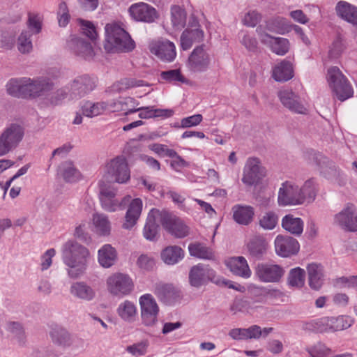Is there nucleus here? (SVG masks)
Instances as JSON below:
<instances>
[{"mask_svg": "<svg viewBox=\"0 0 357 357\" xmlns=\"http://www.w3.org/2000/svg\"><path fill=\"white\" fill-rule=\"evenodd\" d=\"M79 23L81 25L82 32L84 35H86L88 38H89L91 40H94L96 38L97 33L96 31V28L91 22L80 20Z\"/></svg>", "mask_w": 357, "mask_h": 357, "instance_id": "nucleus-61", "label": "nucleus"}, {"mask_svg": "<svg viewBox=\"0 0 357 357\" xmlns=\"http://www.w3.org/2000/svg\"><path fill=\"white\" fill-rule=\"evenodd\" d=\"M27 82H29L28 77L10 79L6 86L7 93L13 97L26 98Z\"/></svg>", "mask_w": 357, "mask_h": 357, "instance_id": "nucleus-29", "label": "nucleus"}, {"mask_svg": "<svg viewBox=\"0 0 357 357\" xmlns=\"http://www.w3.org/2000/svg\"><path fill=\"white\" fill-rule=\"evenodd\" d=\"M256 31L261 43L276 54L284 55L289 51V43L287 39L271 36L266 32L262 25L259 26Z\"/></svg>", "mask_w": 357, "mask_h": 357, "instance_id": "nucleus-15", "label": "nucleus"}, {"mask_svg": "<svg viewBox=\"0 0 357 357\" xmlns=\"http://www.w3.org/2000/svg\"><path fill=\"white\" fill-rule=\"evenodd\" d=\"M160 78L162 80L172 84L186 83L187 79L182 75L180 69H172L162 71L160 73Z\"/></svg>", "mask_w": 357, "mask_h": 357, "instance_id": "nucleus-48", "label": "nucleus"}, {"mask_svg": "<svg viewBox=\"0 0 357 357\" xmlns=\"http://www.w3.org/2000/svg\"><path fill=\"white\" fill-rule=\"evenodd\" d=\"M259 225L266 230L273 229L278 222V216L275 212L269 211L265 212L259 218Z\"/></svg>", "mask_w": 357, "mask_h": 357, "instance_id": "nucleus-52", "label": "nucleus"}, {"mask_svg": "<svg viewBox=\"0 0 357 357\" xmlns=\"http://www.w3.org/2000/svg\"><path fill=\"white\" fill-rule=\"evenodd\" d=\"M105 176L111 181L126 183L130 178L128 162L123 156L110 160L105 166Z\"/></svg>", "mask_w": 357, "mask_h": 357, "instance_id": "nucleus-8", "label": "nucleus"}, {"mask_svg": "<svg viewBox=\"0 0 357 357\" xmlns=\"http://www.w3.org/2000/svg\"><path fill=\"white\" fill-rule=\"evenodd\" d=\"M137 264L144 270L152 271L155 266V261L153 257L147 255H142L137 259Z\"/></svg>", "mask_w": 357, "mask_h": 357, "instance_id": "nucleus-58", "label": "nucleus"}, {"mask_svg": "<svg viewBox=\"0 0 357 357\" xmlns=\"http://www.w3.org/2000/svg\"><path fill=\"white\" fill-rule=\"evenodd\" d=\"M68 93H70V89L68 87L62 88L54 92H49L46 96L47 102L51 105H58L62 100L67 98Z\"/></svg>", "mask_w": 357, "mask_h": 357, "instance_id": "nucleus-54", "label": "nucleus"}, {"mask_svg": "<svg viewBox=\"0 0 357 357\" xmlns=\"http://www.w3.org/2000/svg\"><path fill=\"white\" fill-rule=\"evenodd\" d=\"M266 171L257 158H249L243 169L242 182L248 186L257 184L266 176Z\"/></svg>", "mask_w": 357, "mask_h": 357, "instance_id": "nucleus-13", "label": "nucleus"}, {"mask_svg": "<svg viewBox=\"0 0 357 357\" xmlns=\"http://www.w3.org/2000/svg\"><path fill=\"white\" fill-rule=\"evenodd\" d=\"M273 77L277 82H286L293 77V68L289 61H283L276 66L273 72Z\"/></svg>", "mask_w": 357, "mask_h": 357, "instance_id": "nucleus-38", "label": "nucleus"}, {"mask_svg": "<svg viewBox=\"0 0 357 357\" xmlns=\"http://www.w3.org/2000/svg\"><path fill=\"white\" fill-rule=\"evenodd\" d=\"M146 85L144 81L135 78H123L113 85V90L117 92L126 91L130 88Z\"/></svg>", "mask_w": 357, "mask_h": 357, "instance_id": "nucleus-50", "label": "nucleus"}, {"mask_svg": "<svg viewBox=\"0 0 357 357\" xmlns=\"http://www.w3.org/2000/svg\"><path fill=\"white\" fill-rule=\"evenodd\" d=\"M227 266L236 275L248 278L251 275V271L246 259L243 257L231 258L227 262Z\"/></svg>", "mask_w": 357, "mask_h": 357, "instance_id": "nucleus-31", "label": "nucleus"}, {"mask_svg": "<svg viewBox=\"0 0 357 357\" xmlns=\"http://www.w3.org/2000/svg\"><path fill=\"white\" fill-rule=\"evenodd\" d=\"M61 174L66 182L73 183L78 181L81 174L70 161L63 162L60 167Z\"/></svg>", "mask_w": 357, "mask_h": 357, "instance_id": "nucleus-43", "label": "nucleus"}, {"mask_svg": "<svg viewBox=\"0 0 357 357\" xmlns=\"http://www.w3.org/2000/svg\"><path fill=\"white\" fill-rule=\"evenodd\" d=\"M210 62V56L203 46H198L190 54L188 67L193 73H202L206 71L209 68Z\"/></svg>", "mask_w": 357, "mask_h": 357, "instance_id": "nucleus-18", "label": "nucleus"}, {"mask_svg": "<svg viewBox=\"0 0 357 357\" xmlns=\"http://www.w3.org/2000/svg\"><path fill=\"white\" fill-rule=\"evenodd\" d=\"M282 104L292 112L305 114L306 109L300 101V98L291 90L284 89L278 92Z\"/></svg>", "mask_w": 357, "mask_h": 357, "instance_id": "nucleus-25", "label": "nucleus"}, {"mask_svg": "<svg viewBox=\"0 0 357 357\" xmlns=\"http://www.w3.org/2000/svg\"><path fill=\"white\" fill-rule=\"evenodd\" d=\"M234 220L240 225H248L253 219L255 211L250 206L235 205L232 208Z\"/></svg>", "mask_w": 357, "mask_h": 357, "instance_id": "nucleus-32", "label": "nucleus"}, {"mask_svg": "<svg viewBox=\"0 0 357 357\" xmlns=\"http://www.w3.org/2000/svg\"><path fill=\"white\" fill-rule=\"evenodd\" d=\"M307 328L317 333L331 332L330 317H324L319 319L310 321L307 324Z\"/></svg>", "mask_w": 357, "mask_h": 357, "instance_id": "nucleus-46", "label": "nucleus"}, {"mask_svg": "<svg viewBox=\"0 0 357 357\" xmlns=\"http://www.w3.org/2000/svg\"><path fill=\"white\" fill-rule=\"evenodd\" d=\"M303 226L304 222L302 219L294 217L292 214H287L282 219V228L297 236L303 233Z\"/></svg>", "mask_w": 357, "mask_h": 357, "instance_id": "nucleus-34", "label": "nucleus"}, {"mask_svg": "<svg viewBox=\"0 0 357 357\" xmlns=\"http://www.w3.org/2000/svg\"><path fill=\"white\" fill-rule=\"evenodd\" d=\"M354 319L347 315H340L338 317H331V331L336 332L346 330L350 328L354 324Z\"/></svg>", "mask_w": 357, "mask_h": 357, "instance_id": "nucleus-42", "label": "nucleus"}, {"mask_svg": "<svg viewBox=\"0 0 357 357\" xmlns=\"http://www.w3.org/2000/svg\"><path fill=\"white\" fill-rule=\"evenodd\" d=\"M31 33L30 31H23L18 38V50L22 53H28L32 50L31 40Z\"/></svg>", "mask_w": 357, "mask_h": 357, "instance_id": "nucleus-55", "label": "nucleus"}, {"mask_svg": "<svg viewBox=\"0 0 357 357\" xmlns=\"http://www.w3.org/2000/svg\"><path fill=\"white\" fill-rule=\"evenodd\" d=\"M150 50L152 54L165 62H172L176 56L174 44L167 40L153 44Z\"/></svg>", "mask_w": 357, "mask_h": 357, "instance_id": "nucleus-24", "label": "nucleus"}, {"mask_svg": "<svg viewBox=\"0 0 357 357\" xmlns=\"http://www.w3.org/2000/svg\"><path fill=\"white\" fill-rule=\"evenodd\" d=\"M129 12L135 20L146 23H152L158 17L156 10L144 2L132 5L129 8Z\"/></svg>", "mask_w": 357, "mask_h": 357, "instance_id": "nucleus-23", "label": "nucleus"}, {"mask_svg": "<svg viewBox=\"0 0 357 357\" xmlns=\"http://www.w3.org/2000/svg\"><path fill=\"white\" fill-rule=\"evenodd\" d=\"M100 201L102 208L109 212H114L129 202L130 197H125L121 201L116 197V190L110 184L101 181L99 183Z\"/></svg>", "mask_w": 357, "mask_h": 357, "instance_id": "nucleus-9", "label": "nucleus"}, {"mask_svg": "<svg viewBox=\"0 0 357 357\" xmlns=\"http://www.w3.org/2000/svg\"><path fill=\"white\" fill-rule=\"evenodd\" d=\"M276 254L281 257H291L296 255L300 247H275Z\"/></svg>", "mask_w": 357, "mask_h": 357, "instance_id": "nucleus-63", "label": "nucleus"}, {"mask_svg": "<svg viewBox=\"0 0 357 357\" xmlns=\"http://www.w3.org/2000/svg\"><path fill=\"white\" fill-rule=\"evenodd\" d=\"M116 311L123 320L131 321L136 315L137 307L132 302L126 300L119 304Z\"/></svg>", "mask_w": 357, "mask_h": 357, "instance_id": "nucleus-44", "label": "nucleus"}, {"mask_svg": "<svg viewBox=\"0 0 357 357\" xmlns=\"http://www.w3.org/2000/svg\"><path fill=\"white\" fill-rule=\"evenodd\" d=\"M326 78L330 88L338 100L344 101L353 96L354 91L351 84L338 67L329 68Z\"/></svg>", "mask_w": 357, "mask_h": 357, "instance_id": "nucleus-4", "label": "nucleus"}, {"mask_svg": "<svg viewBox=\"0 0 357 357\" xmlns=\"http://www.w3.org/2000/svg\"><path fill=\"white\" fill-rule=\"evenodd\" d=\"M29 82H26V98H37L40 96H45L47 93L53 89V83L49 78L38 77L36 79H31L28 77Z\"/></svg>", "mask_w": 357, "mask_h": 357, "instance_id": "nucleus-20", "label": "nucleus"}, {"mask_svg": "<svg viewBox=\"0 0 357 357\" xmlns=\"http://www.w3.org/2000/svg\"><path fill=\"white\" fill-rule=\"evenodd\" d=\"M312 160L319 167L320 172L326 179L339 185L345 184L343 172L335 163L320 153H312Z\"/></svg>", "mask_w": 357, "mask_h": 357, "instance_id": "nucleus-5", "label": "nucleus"}, {"mask_svg": "<svg viewBox=\"0 0 357 357\" xmlns=\"http://www.w3.org/2000/svg\"><path fill=\"white\" fill-rule=\"evenodd\" d=\"M149 347V341L147 339L142 340L131 345L127 346L126 351L132 356L138 357L146 354Z\"/></svg>", "mask_w": 357, "mask_h": 357, "instance_id": "nucleus-53", "label": "nucleus"}, {"mask_svg": "<svg viewBox=\"0 0 357 357\" xmlns=\"http://www.w3.org/2000/svg\"><path fill=\"white\" fill-rule=\"evenodd\" d=\"M135 42L130 35L117 24H107L105 26V41L104 47L108 52L132 51Z\"/></svg>", "mask_w": 357, "mask_h": 357, "instance_id": "nucleus-2", "label": "nucleus"}, {"mask_svg": "<svg viewBox=\"0 0 357 357\" xmlns=\"http://www.w3.org/2000/svg\"><path fill=\"white\" fill-rule=\"evenodd\" d=\"M142 201L139 198H135L131 201L125 216L123 228L130 229L137 223L142 211Z\"/></svg>", "mask_w": 357, "mask_h": 357, "instance_id": "nucleus-26", "label": "nucleus"}, {"mask_svg": "<svg viewBox=\"0 0 357 357\" xmlns=\"http://www.w3.org/2000/svg\"><path fill=\"white\" fill-rule=\"evenodd\" d=\"M50 336L53 342L61 346L68 347L72 343L70 333L66 329L59 326L52 328Z\"/></svg>", "mask_w": 357, "mask_h": 357, "instance_id": "nucleus-39", "label": "nucleus"}, {"mask_svg": "<svg viewBox=\"0 0 357 357\" xmlns=\"http://www.w3.org/2000/svg\"><path fill=\"white\" fill-rule=\"evenodd\" d=\"M122 101L126 115L137 112L139 103L135 98L131 97L122 98Z\"/></svg>", "mask_w": 357, "mask_h": 357, "instance_id": "nucleus-59", "label": "nucleus"}, {"mask_svg": "<svg viewBox=\"0 0 357 357\" xmlns=\"http://www.w3.org/2000/svg\"><path fill=\"white\" fill-rule=\"evenodd\" d=\"M309 284L314 290H319L324 284L323 268L320 264H310L307 267Z\"/></svg>", "mask_w": 357, "mask_h": 357, "instance_id": "nucleus-33", "label": "nucleus"}, {"mask_svg": "<svg viewBox=\"0 0 357 357\" xmlns=\"http://www.w3.org/2000/svg\"><path fill=\"white\" fill-rule=\"evenodd\" d=\"M24 128L18 123H11L0 135V157L14 150L22 140Z\"/></svg>", "mask_w": 357, "mask_h": 357, "instance_id": "nucleus-7", "label": "nucleus"}, {"mask_svg": "<svg viewBox=\"0 0 357 357\" xmlns=\"http://www.w3.org/2000/svg\"><path fill=\"white\" fill-rule=\"evenodd\" d=\"M56 251L54 248L47 250L41 257V270L45 271L52 265V259L55 255Z\"/></svg>", "mask_w": 357, "mask_h": 357, "instance_id": "nucleus-64", "label": "nucleus"}, {"mask_svg": "<svg viewBox=\"0 0 357 357\" xmlns=\"http://www.w3.org/2000/svg\"><path fill=\"white\" fill-rule=\"evenodd\" d=\"M117 252L114 247H101L98 252V261L105 268L112 266L117 260Z\"/></svg>", "mask_w": 357, "mask_h": 357, "instance_id": "nucleus-35", "label": "nucleus"}, {"mask_svg": "<svg viewBox=\"0 0 357 357\" xmlns=\"http://www.w3.org/2000/svg\"><path fill=\"white\" fill-rule=\"evenodd\" d=\"M251 307V301L247 298H236L230 307L234 313L238 312H248Z\"/></svg>", "mask_w": 357, "mask_h": 357, "instance_id": "nucleus-56", "label": "nucleus"}, {"mask_svg": "<svg viewBox=\"0 0 357 357\" xmlns=\"http://www.w3.org/2000/svg\"><path fill=\"white\" fill-rule=\"evenodd\" d=\"M191 256L205 260H215V254L211 247H188Z\"/></svg>", "mask_w": 357, "mask_h": 357, "instance_id": "nucleus-49", "label": "nucleus"}, {"mask_svg": "<svg viewBox=\"0 0 357 357\" xmlns=\"http://www.w3.org/2000/svg\"><path fill=\"white\" fill-rule=\"evenodd\" d=\"M70 294L79 299L90 301L96 296L94 289L84 282H76L72 284Z\"/></svg>", "mask_w": 357, "mask_h": 357, "instance_id": "nucleus-30", "label": "nucleus"}, {"mask_svg": "<svg viewBox=\"0 0 357 357\" xmlns=\"http://www.w3.org/2000/svg\"><path fill=\"white\" fill-rule=\"evenodd\" d=\"M184 257V251L181 247H165L161 252L162 261L168 265H174Z\"/></svg>", "mask_w": 357, "mask_h": 357, "instance_id": "nucleus-37", "label": "nucleus"}, {"mask_svg": "<svg viewBox=\"0 0 357 357\" xmlns=\"http://www.w3.org/2000/svg\"><path fill=\"white\" fill-rule=\"evenodd\" d=\"M158 222L162 225V211L153 208L148 214L143 230L144 236L146 240L155 242L160 237Z\"/></svg>", "mask_w": 357, "mask_h": 357, "instance_id": "nucleus-21", "label": "nucleus"}, {"mask_svg": "<svg viewBox=\"0 0 357 357\" xmlns=\"http://www.w3.org/2000/svg\"><path fill=\"white\" fill-rule=\"evenodd\" d=\"M107 105L106 102H93L86 101L81 106L82 113L87 117H94L106 110Z\"/></svg>", "mask_w": 357, "mask_h": 357, "instance_id": "nucleus-41", "label": "nucleus"}, {"mask_svg": "<svg viewBox=\"0 0 357 357\" xmlns=\"http://www.w3.org/2000/svg\"><path fill=\"white\" fill-rule=\"evenodd\" d=\"M335 284L340 288H356L357 287V275H351L349 277L342 276L335 280Z\"/></svg>", "mask_w": 357, "mask_h": 357, "instance_id": "nucleus-57", "label": "nucleus"}, {"mask_svg": "<svg viewBox=\"0 0 357 357\" xmlns=\"http://www.w3.org/2000/svg\"><path fill=\"white\" fill-rule=\"evenodd\" d=\"M278 203L281 206H298L303 204L300 187L289 181L282 183L278 191Z\"/></svg>", "mask_w": 357, "mask_h": 357, "instance_id": "nucleus-10", "label": "nucleus"}, {"mask_svg": "<svg viewBox=\"0 0 357 357\" xmlns=\"http://www.w3.org/2000/svg\"><path fill=\"white\" fill-rule=\"evenodd\" d=\"M301 195L303 197V204L305 201L312 202L317 194L316 181L312 178L307 180L302 187H300Z\"/></svg>", "mask_w": 357, "mask_h": 357, "instance_id": "nucleus-47", "label": "nucleus"}, {"mask_svg": "<svg viewBox=\"0 0 357 357\" xmlns=\"http://www.w3.org/2000/svg\"><path fill=\"white\" fill-rule=\"evenodd\" d=\"M96 86L94 78L87 75L79 76L70 84V98L71 99L80 98L92 91Z\"/></svg>", "mask_w": 357, "mask_h": 357, "instance_id": "nucleus-19", "label": "nucleus"}, {"mask_svg": "<svg viewBox=\"0 0 357 357\" xmlns=\"http://www.w3.org/2000/svg\"><path fill=\"white\" fill-rule=\"evenodd\" d=\"M107 289L112 296L123 297L130 294L134 289V282L128 274L116 272L106 280Z\"/></svg>", "mask_w": 357, "mask_h": 357, "instance_id": "nucleus-6", "label": "nucleus"}, {"mask_svg": "<svg viewBox=\"0 0 357 357\" xmlns=\"http://www.w3.org/2000/svg\"><path fill=\"white\" fill-rule=\"evenodd\" d=\"M261 20V15L255 11L252 10L247 13L243 20V22L245 26L254 27Z\"/></svg>", "mask_w": 357, "mask_h": 357, "instance_id": "nucleus-62", "label": "nucleus"}, {"mask_svg": "<svg viewBox=\"0 0 357 357\" xmlns=\"http://www.w3.org/2000/svg\"><path fill=\"white\" fill-rule=\"evenodd\" d=\"M162 226L172 236L183 238L190 234V229L180 218L162 211Z\"/></svg>", "mask_w": 357, "mask_h": 357, "instance_id": "nucleus-11", "label": "nucleus"}, {"mask_svg": "<svg viewBox=\"0 0 357 357\" xmlns=\"http://www.w3.org/2000/svg\"><path fill=\"white\" fill-rule=\"evenodd\" d=\"M335 10L337 15L341 19L357 24V7L347 1H340L337 3Z\"/></svg>", "mask_w": 357, "mask_h": 357, "instance_id": "nucleus-28", "label": "nucleus"}, {"mask_svg": "<svg viewBox=\"0 0 357 357\" xmlns=\"http://www.w3.org/2000/svg\"><path fill=\"white\" fill-rule=\"evenodd\" d=\"M290 26L291 25L286 19L282 17H276L266 21V26H263V28L266 31L284 34L290 31Z\"/></svg>", "mask_w": 357, "mask_h": 357, "instance_id": "nucleus-36", "label": "nucleus"}, {"mask_svg": "<svg viewBox=\"0 0 357 357\" xmlns=\"http://www.w3.org/2000/svg\"><path fill=\"white\" fill-rule=\"evenodd\" d=\"M15 44V38L6 31H0V48L10 50Z\"/></svg>", "mask_w": 357, "mask_h": 357, "instance_id": "nucleus-60", "label": "nucleus"}, {"mask_svg": "<svg viewBox=\"0 0 357 357\" xmlns=\"http://www.w3.org/2000/svg\"><path fill=\"white\" fill-rule=\"evenodd\" d=\"M188 282L191 287L196 289L206 286L209 282L219 286H227L238 291H242L241 289H244L240 284H234L232 282L218 275L216 271L209 265L202 263L190 268L188 273Z\"/></svg>", "mask_w": 357, "mask_h": 357, "instance_id": "nucleus-1", "label": "nucleus"}, {"mask_svg": "<svg viewBox=\"0 0 357 357\" xmlns=\"http://www.w3.org/2000/svg\"><path fill=\"white\" fill-rule=\"evenodd\" d=\"M68 47L75 56L84 60L91 61L95 55L91 43L81 37L71 36Z\"/></svg>", "mask_w": 357, "mask_h": 357, "instance_id": "nucleus-22", "label": "nucleus"}, {"mask_svg": "<svg viewBox=\"0 0 357 357\" xmlns=\"http://www.w3.org/2000/svg\"><path fill=\"white\" fill-rule=\"evenodd\" d=\"M171 22L175 30H181L186 24V12L178 6L171 8Z\"/></svg>", "mask_w": 357, "mask_h": 357, "instance_id": "nucleus-45", "label": "nucleus"}, {"mask_svg": "<svg viewBox=\"0 0 357 357\" xmlns=\"http://www.w3.org/2000/svg\"><path fill=\"white\" fill-rule=\"evenodd\" d=\"M305 271L296 267L290 270L288 275V283L291 287H301L305 282Z\"/></svg>", "mask_w": 357, "mask_h": 357, "instance_id": "nucleus-51", "label": "nucleus"}, {"mask_svg": "<svg viewBox=\"0 0 357 357\" xmlns=\"http://www.w3.org/2000/svg\"><path fill=\"white\" fill-rule=\"evenodd\" d=\"M155 294L164 302L171 303L180 298V291L172 284L158 283L155 287Z\"/></svg>", "mask_w": 357, "mask_h": 357, "instance_id": "nucleus-27", "label": "nucleus"}, {"mask_svg": "<svg viewBox=\"0 0 357 357\" xmlns=\"http://www.w3.org/2000/svg\"><path fill=\"white\" fill-rule=\"evenodd\" d=\"M89 252L86 247H65L63 250L64 263L69 267L68 273L72 278L84 274L86 269V257Z\"/></svg>", "mask_w": 357, "mask_h": 357, "instance_id": "nucleus-3", "label": "nucleus"}, {"mask_svg": "<svg viewBox=\"0 0 357 357\" xmlns=\"http://www.w3.org/2000/svg\"><path fill=\"white\" fill-rule=\"evenodd\" d=\"M139 303L141 310L142 322L146 326H153L158 321L159 306L150 294L139 297Z\"/></svg>", "mask_w": 357, "mask_h": 357, "instance_id": "nucleus-12", "label": "nucleus"}, {"mask_svg": "<svg viewBox=\"0 0 357 357\" xmlns=\"http://www.w3.org/2000/svg\"><path fill=\"white\" fill-rule=\"evenodd\" d=\"M93 224L95 231L100 235H108L111 231V222L108 217L103 213H95L93 215Z\"/></svg>", "mask_w": 357, "mask_h": 357, "instance_id": "nucleus-40", "label": "nucleus"}, {"mask_svg": "<svg viewBox=\"0 0 357 357\" xmlns=\"http://www.w3.org/2000/svg\"><path fill=\"white\" fill-rule=\"evenodd\" d=\"M284 274V268L278 264L259 263L255 268V275L263 282H278Z\"/></svg>", "mask_w": 357, "mask_h": 357, "instance_id": "nucleus-17", "label": "nucleus"}, {"mask_svg": "<svg viewBox=\"0 0 357 357\" xmlns=\"http://www.w3.org/2000/svg\"><path fill=\"white\" fill-rule=\"evenodd\" d=\"M334 222L345 231H357L356 207L352 204H347L340 213L335 215Z\"/></svg>", "mask_w": 357, "mask_h": 357, "instance_id": "nucleus-16", "label": "nucleus"}, {"mask_svg": "<svg viewBox=\"0 0 357 357\" xmlns=\"http://www.w3.org/2000/svg\"><path fill=\"white\" fill-rule=\"evenodd\" d=\"M204 31L200 29L197 19L191 15L186 29L181 36V45L183 50L190 49L194 43H200L204 38Z\"/></svg>", "mask_w": 357, "mask_h": 357, "instance_id": "nucleus-14", "label": "nucleus"}]
</instances>
